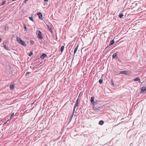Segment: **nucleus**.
<instances>
[{
	"mask_svg": "<svg viewBox=\"0 0 146 146\" xmlns=\"http://www.w3.org/2000/svg\"><path fill=\"white\" fill-rule=\"evenodd\" d=\"M29 72H27L26 74H29Z\"/></svg>",
	"mask_w": 146,
	"mask_h": 146,
	"instance_id": "obj_32",
	"label": "nucleus"
},
{
	"mask_svg": "<svg viewBox=\"0 0 146 146\" xmlns=\"http://www.w3.org/2000/svg\"><path fill=\"white\" fill-rule=\"evenodd\" d=\"M17 41L22 45L24 46H26L27 44L24 41H23L20 38L17 37Z\"/></svg>",
	"mask_w": 146,
	"mask_h": 146,
	"instance_id": "obj_1",
	"label": "nucleus"
},
{
	"mask_svg": "<svg viewBox=\"0 0 146 146\" xmlns=\"http://www.w3.org/2000/svg\"><path fill=\"white\" fill-rule=\"evenodd\" d=\"M47 57V55L45 54H42L40 56V58L42 59H43Z\"/></svg>",
	"mask_w": 146,
	"mask_h": 146,
	"instance_id": "obj_3",
	"label": "nucleus"
},
{
	"mask_svg": "<svg viewBox=\"0 0 146 146\" xmlns=\"http://www.w3.org/2000/svg\"><path fill=\"white\" fill-rule=\"evenodd\" d=\"M33 53L32 52H30L29 54V56H31L33 54Z\"/></svg>",
	"mask_w": 146,
	"mask_h": 146,
	"instance_id": "obj_20",
	"label": "nucleus"
},
{
	"mask_svg": "<svg viewBox=\"0 0 146 146\" xmlns=\"http://www.w3.org/2000/svg\"><path fill=\"white\" fill-rule=\"evenodd\" d=\"M114 39H113L110 42V44L109 46H110L111 45L114 44Z\"/></svg>",
	"mask_w": 146,
	"mask_h": 146,
	"instance_id": "obj_8",
	"label": "nucleus"
},
{
	"mask_svg": "<svg viewBox=\"0 0 146 146\" xmlns=\"http://www.w3.org/2000/svg\"><path fill=\"white\" fill-rule=\"evenodd\" d=\"M37 14L38 15L39 18L40 19H42V13H38Z\"/></svg>",
	"mask_w": 146,
	"mask_h": 146,
	"instance_id": "obj_7",
	"label": "nucleus"
},
{
	"mask_svg": "<svg viewBox=\"0 0 146 146\" xmlns=\"http://www.w3.org/2000/svg\"><path fill=\"white\" fill-rule=\"evenodd\" d=\"M127 71H121L120 72V73L121 74H127Z\"/></svg>",
	"mask_w": 146,
	"mask_h": 146,
	"instance_id": "obj_9",
	"label": "nucleus"
},
{
	"mask_svg": "<svg viewBox=\"0 0 146 146\" xmlns=\"http://www.w3.org/2000/svg\"><path fill=\"white\" fill-rule=\"evenodd\" d=\"M72 119V118H70V119H69V123L71 121Z\"/></svg>",
	"mask_w": 146,
	"mask_h": 146,
	"instance_id": "obj_28",
	"label": "nucleus"
},
{
	"mask_svg": "<svg viewBox=\"0 0 146 146\" xmlns=\"http://www.w3.org/2000/svg\"><path fill=\"white\" fill-rule=\"evenodd\" d=\"M78 45L74 49V53H73V56H74L75 55V53L76 52L77 50H78Z\"/></svg>",
	"mask_w": 146,
	"mask_h": 146,
	"instance_id": "obj_5",
	"label": "nucleus"
},
{
	"mask_svg": "<svg viewBox=\"0 0 146 146\" xmlns=\"http://www.w3.org/2000/svg\"><path fill=\"white\" fill-rule=\"evenodd\" d=\"M64 48V46H62V47H61V48H60V51H61V52H62L63 51Z\"/></svg>",
	"mask_w": 146,
	"mask_h": 146,
	"instance_id": "obj_14",
	"label": "nucleus"
},
{
	"mask_svg": "<svg viewBox=\"0 0 146 146\" xmlns=\"http://www.w3.org/2000/svg\"><path fill=\"white\" fill-rule=\"evenodd\" d=\"M29 18L31 20L33 21V18L32 17H29Z\"/></svg>",
	"mask_w": 146,
	"mask_h": 146,
	"instance_id": "obj_22",
	"label": "nucleus"
},
{
	"mask_svg": "<svg viewBox=\"0 0 146 146\" xmlns=\"http://www.w3.org/2000/svg\"><path fill=\"white\" fill-rule=\"evenodd\" d=\"M146 90V88L144 86H143L142 87V89H141V91H145Z\"/></svg>",
	"mask_w": 146,
	"mask_h": 146,
	"instance_id": "obj_12",
	"label": "nucleus"
},
{
	"mask_svg": "<svg viewBox=\"0 0 146 146\" xmlns=\"http://www.w3.org/2000/svg\"><path fill=\"white\" fill-rule=\"evenodd\" d=\"M44 1L45 2H47L48 1V0H44Z\"/></svg>",
	"mask_w": 146,
	"mask_h": 146,
	"instance_id": "obj_30",
	"label": "nucleus"
},
{
	"mask_svg": "<svg viewBox=\"0 0 146 146\" xmlns=\"http://www.w3.org/2000/svg\"><path fill=\"white\" fill-rule=\"evenodd\" d=\"M111 84L112 85H114V83H113V81L112 80H111Z\"/></svg>",
	"mask_w": 146,
	"mask_h": 146,
	"instance_id": "obj_26",
	"label": "nucleus"
},
{
	"mask_svg": "<svg viewBox=\"0 0 146 146\" xmlns=\"http://www.w3.org/2000/svg\"><path fill=\"white\" fill-rule=\"evenodd\" d=\"M9 120H7V121H6L5 123L4 124H6V123H7V122Z\"/></svg>",
	"mask_w": 146,
	"mask_h": 146,
	"instance_id": "obj_29",
	"label": "nucleus"
},
{
	"mask_svg": "<svg viewBox=\"0 0 146 146\" xmlns=\"http://www.w3.org/2000/svg\"><path fill=\"white\" fill-rule=\"evenodd\" d=\"M99 82L100 84H102L103 82L102 80L100 79L99 81Z\"/></svg>",
	"mask_w": 146,
	"mask_h": 146,
	"instance_id": "obj_21",
	"label": "nucleus"
},
{
	"mask_svg": "<svg viewBox=\"0 0 146 146\" xmlns=\"http://www.w3.org/2000/svg\"><path fill=\"white\" fill-rule=\"evenodd\" d=\"M3 47H4V48H5V49H6V50L8 49V48H7L5 45H4V46Z\"/></svg>",
	"mask_w": 146,
	"mask_h": 146,
	"instance_id": "obj_24",
	"label": "nucleus"
},
{
	"mask_svg": "<svg viewBox=\"0 0 146 146\" xmlns=\"http://www.w3.org/2000/svg\"><path fill=\"white\" fill-rule=\"evenodd\" d=\"M15 0H12V1H15Z\"/></svg>",
	"mask_w": 146,
	"mask_h": 146,
	"instance_id": "obj_34",
	"label": "nucleus"
},
{
	"mask_svg": "<svg viewBox=\"0 0 146 146\" xmlns=\"http://www.w3.org/2000/svg\"><path fill=\"white\" fill-rule=\"evenodd\" d=\"M31 42H34L33 41H31Z\"/></svg>",
	"mask_w": 146,
	"mask_h": 146,
	"instance_id": "obj_33",
	"label": "nucleus"
},
{
	"mask_svg": "<svg viewBox=\"0 0 146 146\" xmlns=\"http://www.w3.org/2000/svg\"><path fill=\"white\" fill-rule=\"evenodd\" d=\"M94 97H92L91 99V103L93 105H94Z\"/></svg>",
	"mask_w": 146,
	"mask_h": 146,
	"instance_id": "obj_4",
	"label": "nucleus"
},
{
	"mask_svg": "<svg viewBox=\"0 0 146 146\" xmlns=\"http://www.w3.org/2000/svg\"><path fill=\"white\" fill-rule=\"evenodd\" d=\"M117 56L116 54V53H114L112 55L113 58H114Z\"/></svg>",
	"mask_w": 146,
	"mask_h": 146,
	"instance_id": "obj_15",
	"label": "nucleus"
},
{
	"mask_svg": "<svg viewBox=\"0 0 146 146\" xmlns=\"http://www.w3.org/2000/svg\"><path fill=\"white\" fill-rule=\"evenodd\" d=\"M123 15L122 14L120 13L119 15V17L120 18H121L123 17Z\"/></svg>",
	"mask_w": 146,
	"mask_h": 146,
	"instance_id": "obj_16",
	"label": "nucleus"
},
{
	"mask_svg": "<svg viewBox=\"0 0 146 146\" xmlns=\"http://www.w3.org/2000/svg\"><path fill=\"white\" fill-rule=\"evenodd\" d=\"M36 34L37 35V37L38 38L40 39H42V38L41 33L40 31L37 30L36 32Z\"/></svg>",
	"mask_w": 146,
	"mask_h": 146,
	"instance_id": "obj_2",
	"label": "nucleus"
},
{
	"mask_svg": "<svg viewBox=\"0 0 146 146\" xmlns=\"http://www.w3.org/2000/svg\"><path fill=\"white\" fill-rule=\"evenodd\" d=\"M14 115V113H13L11 115V117H10V118H13Z\"/></svg>",
	"mask_w": 146,
	"mask_h": 146,
	"instance_id": "obj_19",
	"label": "nucleus"
},
{
	"mask_svg": "<svg viewBox=\"0 0 146 146\" xmlns=\"http://www.w3.org/2000/svg\"><path fill=\"white\" fill-rule=\"evenodd\" d=\"M15 85L14 84L11 85L10 86V89L11 90H13L14 88Z\"/></svg>",
	"mask_w": 146,
	"mask_h": 146,
	"instance_id": "obj_10",
	"label": "nucleus"
},
{
	"mask_svg": "<svg viewBox=\"0 0 146 146\" xmlns=\"http://www.w3.org/2000/svg\"><path fill=\"white\" fill-rule=\"evenodd\" d=\"M1 38H0V42H1Z\"/></svg>",
	"mask_w": 146,
	"mask_h": 146,
	"instance_id": "obj_31",
	"label": "nucleus"
},
{
	"mask_svg": "<svg viewBox=\"0 0 146 146\" xmlns=\"http://www.w3.org/2000/svg\"><path fill=\"white\" fill-rule=\"evenodd\" d=\"M78 106V104L75 103L73 109V110H74L75 111V108Z\"/></svg>",
	"mask_w": 146,
	"mask_h": 146,
	"instance_id": "obj_13",
	"label": "nucleus"
},
{
	"mask_svg": "<svg viewBox=\"0 0 146 146\" xmlns=\"http://www.w3.org/2000/svg\"><path fill=\"white\" fill-rule=\"evenodd\" d=\"M24 28L25 29H27V27L25 25L24 26Z\"/></svg>",
	"mask_w": 146,
	"mask_h": 146,
	"instance_id": "obj_27",
	"label": "nucleus"
},
{
	"mask_svg": "<svg viewBox=\"0 0 146 146\" xmlns=\"http://www.w3.org/2000/svg\"><path fill=\"white\" fill-rule=\"evenodd\" d=\"M78 99L76 102V103L78 104Z\"/></svg>",
	"mask_w": 146,
	"mask_h": 146,
	"instance_id": "obj_25",
	"label": "nucleus"
},
{
	"mask_svg": "<svg viewBox=\"0 0 146 146\" xmlns=\"http://www.w3.org/2000/svg\"><path fill=\"white\" fill-rule=\"evenodd\" d=\"M6 1H4L2 3L1 5H4V4L5 3Z\"/></svg>",
	"mask_w": 146,
	"mask_h": 146,
	"instance_id": "obj_23",
	"label": "nucleus"
},
{
	"mask_svg": "<svg viewBox=\"0 0 146 146\" xmlns=\"http://www.w3.org/2000/svg\"><path fill=\"white\" fill-rule=\"evenodd\" d=\"M104 121L102 120L100 121L99 123V124L101 125H102L104 123Z\"/></svg>",
	"mask_w": 146,
	"mask_h": 146,
	"instance_id": "obj_11",
	"label": "nucleus"
},
{
	"mask_svg": "<svg viewBox=\"0 0 146 146\" xmlns=\"http://www.w3.org/2000/svg\"><path fill=\"white\" fill-rule=\"evenodd\" d=\"M74 110H73V112H72V113L70 117V118H72V117H73V116L74 115Z\"/></svg>",
	"mask_w": 146,
	"mask_h": 146,
	"instance_id": "obj_18",
	"label": "nucleus"
},
{
	"mask_svg": "<svg viewBox=\"0 0 146 146\" xmlns=\"http://www.w3.org/2000/svg\"><path fill=\"white\" fill-rule=\"evenodd\" d=\"M48 27L50 31V32L51 33H53L52 29L50 27H49L48 25Z\"/></svg>",
	"mask_w": 146,
	"mask_h": 146,
	"instance_id": "obj_17",
	"label": "nucleus"
},
{
	"mask_svg": "<svg viewBox=\"0 0 146 146\" xmlns=\"http://www.w3.org/2000/svg\"><path fill=\"white\" fill-rule=\"evenodd\" d=\"M29 0H25V1H28Z\"/></svg>",
	"mask_w": 146,
	"mask_h": 146,
	"instance_id": "obj_35",
	"label": "nucleus"
},
{
	"mask_svg": "<svg viewBox=\"0 0 146 146\" xmlns=\"http://www.w3.org/2000/svg\"><path fill=\"white\" fill-rule=\"evenodd\" d=\"M134 81H139V82H141V80L139 78L137 77V78H135L133 79Z\"/></svg>",
	"mask_w": 146,
	"mask_h": 146,
	"instance_id": "obj_6",
	"label": "nucleus"
}]
</instances>
